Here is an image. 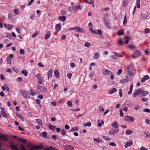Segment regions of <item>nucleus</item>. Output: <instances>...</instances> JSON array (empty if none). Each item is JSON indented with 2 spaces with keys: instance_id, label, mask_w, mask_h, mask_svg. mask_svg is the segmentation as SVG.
<instances>
[{
  "instance_id": "obj_49",
  "label": "nucleus",
  "mask_w": 150,
  "mask_h": 150,
  "mask_svg": "<svg viewBox=\"0 0 150 150\" xmlns=\"http://www.w3.org/2000/svg\"><path fill=\"white\" fill-rule=\"evenodd\" d=\"M117 43L119 45H122L123 44V42L121 40L118 39L117 41Z\"/></svg>"
},
{
  "instance_id": "obj_4",
  "label": "nucleus",
  "mask_w": 150,
  "mask_h": 150,
  "mask_svg": "<svg viewBox=\"0 0 150 150\" xmlns=\"http://www.w3.org/2000/svg\"><path fill=\"white\" fill-rule=\"evenodd\" d=\"M119 130V128H115V129H113L109 131V133L111 135H114L116 133L118 132Z\"/></svg>"
},
{
  "instance_id": "obj_55",
  "label": "nucleus",
  "mask_w": 150,
  "mask_h": 150,
  "mask_svg": "<svg viewBox=\"0 0 150 150\" xmlns=\"http://www.w3.org/2000/svg\"><path fill=\"white\" fill-rule=\"evenodd\" d=\"M6 60L8 64H11V61L10 59L8 57H7L6 58Z\"/></svg>"
},
{
  "instance_id": "obj_54",
  "label": "nucleus",
  "mask_w": 150,
  "mask_h": 150,
  "mask_svg": "<svg viewBox=\"0 0 150 150\" xmlns=\"http://www.w3.org/2000/svg\"><path fill=\"white\" fill-rule=\"evenodd\" d=\"M47 91V89L43 87L40 90V91L41 93L42 92H46Z\"/></svg>"
},
{
  "instance_id": "obj_36",
  "label": "nucleus",
  "mask_w": 150,
  "mask_h": 150,
  "mask_svg": "<svg viewBox=\"0 0 150 150\" xmlns=\"http://www.w3.org/2000/svg\"><path fill=\"white\" fill-rule=\"evenodd\" d=\"M36 121L38 122V123L40 125H42V123L41 120L40 119H36Z\"/></svg>"
},
{
  "instance_id": "obj_61",
  "label": "nucleus",
  "mask_w": 150,
  "mask_h": 150,
  "mask_svg": "<svg viewBox=\"0 0 150 150\" xmlns=\"http://www.w3.org/2000/svg\"><path fill=\"white\" fill-rule=\"evenodd\" d=\"M105 25L106 27L108 28H110L111 27L109 23H105Z\"/></svg>"
},
{
  "instance_id": "obj_11",
  "label": "nucleus",
  "mask_w": 150,
  "mask_h": 150,
  "mask_svg": "<svg viewBox=\"0 0 150 150\" xmlns=\"http://www.w3.org/2000/svg\"><path fill=\"white\" fill-rule=\"evenodd\" d=\"M53 71L51 69L47 72V76L48 79L52 78Z\"/></svg>"
},
{
  "instance_id": "obj_3",
  "label": "nucleus",
  "mask_w": 150,
  "mask_h": 150,
  "mask_svg": "<svg viewBox=\"0 0 150 150\" xmlns=\"http://www.w3.org/2000/svg\"><path fill=\"white\" fill-rule=\"evenodd\" d=\"M134 119V117L128 115L125 116L124 118V120L125 121L129 122H133Z\"/></svg>"
},
{
  "instance_id": "obj_27",
  "label": "nucleus",
  "mask_w": 150,
  "mask_h": 150,
  "mask_svg": "<svg viewBox=\"0 0 150 150\" xmlns=\"http://www.w3.org/2000/svg\"><path fill=\"white\" fill-rule=\"evenodd\" d=\"M128 2L127 0H124L122 5L124 7H126L127 5Z\"/></svg>"
},
{
  "instance_id": "obj_56",
  "label": "nucleus",
  "mask_w": 150,
  "mask_h": 150,
  "mask_svg": "<svg viewBox=\"0 0 150 150\" xmlns=\"http://www.w3.org/2000/svg\"><path fill=\"white\" fill-rule=\"evenodd\" d=\"M122 70L121 69H119L117 72V74L118 75H120L122 72Z\"/></svg>"
},
{
  "instance_id": "obj_60",
  "label": "nucleus",
  "mask_w": 150,
  "mask_h": 150,
  "mask_svg": "<svg viewBox=\"0 0 150 150\" xmlns=\"http://www.w3.org/2000/svg\"><path fill=\"white\" fill-rule=\"evenodd\" d=\"M72 76V74L71 73H68L67 74V77L69 79H71V77Z\"/></svg>"
},
{
  "instance_id": "obj_21",
  "label": "nucleus",
  "mask_w": 150,
  "mask_h": 150,
  "mask_svg": "<svg viewBox=\"0 0 150 150\" xmlns=\"http://www.w3.org/2000/svg\"><path fill=\"white\" fill-rule=\"evenodd\" d=\"M112 127L115 128H118V125L116 122H114L112 124Z\"/></svg>"
},
{
  "instance_id": "obj_52",
  "label": "nucleus",
  "mask_w": 150,
  "mask_h": 150,
  "mask_svg": "<svg viewBox=\"0 0 150 150\" xmlns=\"http://www.w3.org/2000/svg\"><path fill=\"white\" fill-rule=\"evenodd\" d=\"M99 110L100 112H103L104 111V109L102 106H100L99 107Z\"/></svg>"
},
{
  "instance_id": "obj_64",
  "label": "nucleus",
  "mask_w": 150,
  "mask_h": 150,
  "mask_svg": "<svg viewBox=\"0 0 150 150\" xmlns=\"http://www.w3.org/2000/svg\"><path fill=\"white\" fill-rule=\"evenodd\" d=\"M70 66L71 68H74L75 67V65L74 62H72L70 63Z\"/></svg>"
},
{
  "instance_id": "obj_33",
  "label": "nucleus",
  "mask_w": 150,
  "mask_h": 150,
  "mask_svg": "<svg viewBox=\"0 0 150 150\" xmlns=\"http://www.w3.org/2000/svg\"><path fill=\"white\" fill-rule=\"evenodd\" d=\"M79 130V129L77 127H75L72 128L70 130V132H73L75 131H77Z\"/></svg>"
},
{
  "instance_id": "obj_34",
  "label": "nucleus",
  "mask_w": 150,
  "mask_h": 150,
  "mask_svg": "<svg viewBox=\"0 0 150 150\" xmlns=\"http://www.w3.org/2000/svg\"><path fill=\"white\" fill-rule=\"evenodd\" d=\"M133 132V130H127L126 132V134L127 135H130Z\"/></svg>"
},
{
  "instance_id": "obj_42",
  "label": "nucleus",
  "mask_w": 150,
  "mask_h": 150,
  "mask_svg": "<svg viewBox=\"0 0 150 150\" xmlns=\"http://www.w3.org/2000/svg\"><path fill=\"white\" fill-rule=\"evenodd\" d=\"M1 114L4 117H7V114L4 111L1 110Z\"/></svg>"
},
{
  "instance_id": "obj_18",
  "label": "nucleus",
  "mask_w": 150,
  "mask_h": 150,
  "mask_svg": "<svg viewBox=\"0 0 150 150\" xmlns=\"http://www.w3.org/2000/svg\"><path fill=\"white\" fill-rule=\"evenodd\" d=\"M126 78L125 79H122L120 81V82L121 83H127L128 81L127 80V76H126Z\"/></svg>"
},
{
  "instance_id": "obj_29",
  "label": "nucleus",
  "mask_w": 150,
  "mask_h": 150,
  "mask_svg": "<svg viewBox=\"0 0 150 150\" xmlns=\"http://www.w3.org/2000/svg\"><path fill=\"white\" fill-rule=\"evenodd\" d=\"M133 89V84H132L130 86L129 90L128 92V94L129 95L131 94L132 92V91Z\"/></svg>"
},
{
  "instance_id": "obj_30",
  "label": "nucleus",
  "mask_w": 150,
  "mask_h": 150,
  "mask_svg": "<svg viewBox=\"0 0 150 150\" xmlns=\"http://www.w3.org/2000/svg\"><path fill=\"white\" fill-rule=\"evenodd\" d=\"M48 127L52 130H54L56 128L55 126L50 125H48Z\"/></svg>"
},
{
  "instance_id": "obj_5",
  "label": "nucleus",
  "mask_w": 150,
  "mask_h": 150,
  "mask_svg": "<svg viewBox=\"0 0 150 150\" xmlns=\"http://www.w3.org/2000/svg\"><path fill=\"white\" fill-rule=\"evenodd\" d=\"M36 77L38 83L40 84H42L43 81L41 75L40 74H37L36 75Z\"/></svg>"
},
{
  "instance_id": "obj_2",
  "label": "nucleus",
  "mask_w": 150,
  "mask_h": 150,
  "mask_svg": "<svg viewBox=\"0 0 150 150\" xmlns=\"http://www.w3.org/2000/svg\"><path fill=\"white\" fill-rule=\"evenodd\" d=\"M141 53L139 50L134 51L133 53L132 57L133 58L139 57L141 55Z\"/></svg>"
},
{
  "instance_id": "obj_7",
  "label": "nucleus",
  "mask_w": 150,
  "mask_h": 150,
  "mask_svg": "<svg viewBox=\"0 0 150 150\" xmlns=\"http://www.w3.org/2000/svg\"><path fill=\"white\" fill-rule=\"evenodd\" d=\"M103 74H104L110 75L113 73L107 69H105L103 70Z\"/></svg>"
},
{
  "instance_id": "obj_41",
  "label": "nucleus",
  "mask_w": 150,
  "mask_h": 150,
  "mask_svg": "<svg viewBox=\"0 0 150 150\" xmlns=\"http://www.w3.org/2000/svg\"><path fill=\"white\" fill-rule=\"evenodd\" d=\"M67 105L69 107H72V104L71 102L69 101H67Z\"/></svg>"
},
{
  "instance_id": "obj_47",
  "label": "nucleus",
  "mask_w": 150,
  "mask_h": 150,
  "mask_svg": "<svg viewBox=\"0 0 150 150\" xmlns=\"http://www.w3.org/2000/svg\"><path fill=\"white\" fill-rule=\"evenodd\" d=\"M140 107L138 105H135L134 106V109L136 110H139L140 109Z\"/></svg>"
},
{
  "instance_id": "obj_24",
  "label": "nucleus",
  "mask_w": 150,
  "mask_h": 150,
  "mask_svg": "<svg viewBox=\"0 0 150 150\" xmlns=\"http://www.w3.org/2000/svg\"><path fill=\"white\" fill-rule=\"evenodd\" d=\"M98 126L100 127H101V126L104 124L103 121V120L100 121V120H98Z\"/></svg>"
},
{
  "instance_id": "obj_51",
  "label": "nucleus",
  "mask_w": 150,
  "mask_h": 150,
  "mask_svg": "<svg viewBox=\"0 0 150 150\" xmlns=\"http://www.w3.org/2000/svg\"><path fill=\"white\" fill-rule=\"evenodd\" d=\"M144 33H150V29L149 28H146L144 30Z\"/></svg>"
},
{
  "instance_id": "obj_13",
  "label": "nucleus",
  "mask_w": 150,
  "mask_h": 150,
  "mask_svg": "<svg viewBox=\"0 0 150 150\" xmlns=\"http://www.w3.org/2000/svg\"><path fill=\"white\" fill-rule=\"evenodd\" d=\"M117 91V89L115 88H113L110 90H109L108 92V93L111 94H113Z\"/></svg>"
},
{
  "instance_id": "obj_9",
  "label": "nucleus",
  "mask_w": 150,
  "mask_h": 150,
  "mask_svg": "<svg viewBox=\"0 0 150 150\" xmlns=\"http://www.w3.org/2000/svg\"><path fill=\"white\" fill-rule=\"evenodd\" d=\"M75 30L76 32L83 33L84 31V30L79 27H75Z\"/></svg>"
},
{
  "instance_id": "obj_50",
  "label": "nucleus",
  "mask_w": 150,
  "mask_h": 150,
  "mask_svg": "<svg viewBox=\"0 0 150 150\" xmlns=\"http://www.w3.org/2000/svg\"><path fill=\"white\" fill-rule=\"evenodd\" d=\"M103 139L106 141L110 140H111V139L109 137H107L105 136H103Z\"/></svg>"
},
{
  "instance_id": "obj_62",
  "label": "nucleus",
  "mask_w": 150,
  "mask_h": 150,
  "mask_svg": "<svg viewBox=\"0 0 150 150\" xmlns=\"http://www.w3.org/2000/svg\"><path fill=\"white\" fill-rule=\"evenodd\" d=\"M42 136L45 138H47V133L46 132H43L42 133Z\"/></svg>"
},
{
  "instance_id": "obj_45",
  "label": "nucleus",
  "mask_w": 150,
  "mask_h": 150,
  "mask_svg": "<svg viewBox=\"0 0 150 150\" xmlns=\"http://www.w3.org/2000/svg\"><path fill=\"white\" fill-rule=\"evenodd\" d=\"M61 133L62 135L64 136L66 134V131L64 129H62L61 131Z\"/></svg>"
},
{
  "instance_id": "obj_63",
  "label": "nucleus",
  "mask_w": 150,
  "mask_h": 150,
  "mask_svg": "<svg viewBox=\"0 0 150 150\" xmlns=\"http://www.w3.org/2000/svg\"><path fill=\"white\" fill-rule=\"evenodd\" d=\"M13 11H14V13L16 14H16H17L18 13V11H19V10H18V9L16 8V9H14Z\"/></svg>"
},
{
  "instance_id": "obj_12",
  "label": "nucleus",
  "mask_w": 150,
  "mask_h": 150,
  "mask_svg": "<svg viewBox=\"0 0 150 150\" xmlns=\"http://www.w3.org/2000/svg\"><path fill=\"white\" fill-rule=\"evenodd\" d=\"M23 96L25 98H28L30 96L29 93L27 91H23L22 93Z\"/></svg>"
},
{
  "instance_id": "obj_58",
  "label": "nucleus",
  "mask_w": 150,
  "mask_h": 150,
  "mask_svg": "<svg viewBox=\"0 0 150 150\" xmlns=\"http://www.w3.org/2000/svg\"><path fill=\"white\" fill-rule=\"evenodd\" d=\"M143 112H147L148 113L150 112V109L148 108L144 109L143 110Z\"/></svg>"
},
{
  "instance_id": "obj_19",
  "label": "nucleus",
  "mask_w": 150,
  "mask_h": 150,
  "mask_svg": "<svg viewBox=\"0 0 150 150\" xmlns=\"http://www.w3.org/2000/svg\"><path fill=\"white\" fill-rule=\"evenodd\" d=\"M100 57V54L98 52H96L94 53L93 58L95 59H98Z\"/></svg>"
},
{
  "instance_id": "obj_43",
  "label": "nucleus",
  "mask_w": 150,
  "mask_h": 150,
  "mask_svg": "<svg viewBox=\"0 0 150 150\" xmlns=\"http://www.w3.org/2000/svg\"><path fill=\"white\" fill-rule=\"evenodd\" d=\"M93 140L94 141L97 142H103V141L100 139L99 138H98L97 139L95 138L93 139Z\"/></svg>"
},
{
  "instance_id": "obj_17",
  "label": "nucleus",
  "mask_w": 150,
  "mask_h": 150,
  "mask_svg": "<svg viewBox=\"0 0 150 150\" xmlns=\"http://www.w3.org/2000/svg\"><path fill=\"white\" fill-rule=\"evenodd\" d=\"M149 76L147 75L144 76L141 79V82H143L146 80L149 79Z\"/></svg>"
},
{
  "instance_id": "obj_37",
  "label": "nucleus",
  "mask_w": 150,
  "mask_h": 150,
  "mask_svg": "<svg viewBox=\"0 0 150 150\" xmlns=\"http://www.w3.org/2000/svg\"><path fill=\"white\" fill-rule=\"evenodd\" d=\"M16 30L18 33H21L22 30V29L20 27L17 28H16Z\"/></svg>"
},
{
  "instance_id": "obj_59",
  "label": "nucleus",
  "mask_w": 150,
  "mask_h": 150,
  "mask_svg": "<svg viewBox=\"0 0 150 150\" xmlns=\"http://www.w3.org/2000/svg\"><path fill=\"white\" fill-rule=\"evenodd\" d=\"M38 34V32L37 31H36L35 33L33 34L32 35V37L33 38H35L37 35Z\"/></svg>"
},
{
  "instance_id": "obj_32",
  "label": "nucleus",
  "mask_w": 150,
  "mask_h": 150,
  "mask_svg": "<svg viewBox=\"0 0 150 150\" xmlns=\"http://www.w3.org/2000/svg\"><path fill=\"white\" fill-rule=\"evenodd\" d=\"M140 0H137L136 4L137 7V8H139L140 7Z\"/></svg>"
},
{
  "instance_id": "obj_28",
  "label": "nucleus",
  "mask_w": 150,
  "mask_h": 150,
  "mask_svg": "<svg viewBox=\"0 0 150 150\" xmlns=\"http://www.w3.org/2000/svg\"><path fill=\"white\" fill-rule=\"evenodd\" d=\"M142 92H141V96H144L148 94V93L147 91H143L142 90Z\"/></svg>"
},
{
  "instance_id": "obj_15",
  "label": "nucleus",
  "mask_w": 150,
  "mask_h": 150,
  "mask_svg": "<svg viewBox=\"0 0 150 150\" xmlns=\"http://www.w3.org/2000/svg\"><path fill=\"white\" fill-rule=\"evenodd\" d=\"M64 148L65 150H72L73 149V147L69 145H65L64 146Z\"/></svg>"
},
{
  "instance_id": "obj_26",
  "label": "nucleus",
  "mask_w": 150,
  "mask_h": 150,
  "mask_svg": "<svg viewBox=\"0 0 150 150\" xmlns=\"http://www.w3.org/2000/svg\"><path fill=\"white\" fill-rule=\"evenodd\" d=\"M25 146L23 144H21L20 145V147L21 150H28V149L26 146V148L25 147Z\"/></svg>"
},
{
  "instance_id": "obj_14",
  "label": "nucleus",
  "mask_w": 150,
  "mask_h": 150,
  "mask_svg": "<svg viewBox=\"0 0 150 150\" xmlns=\"http://www.w3.org/2000/svg\"><path fill=\"white\" fill-rule=\"evenodd\" d=\"M132 142L131 140H129L125 143V148H127L128 146L132 145Z\"/></svg>"
},
{
  "instance_id": "obj_6",
  "label": "nucleus",
  "mask_w": 150,
  "mask_h": 150,
  "mask_svg": "<svg viewBox=\"0 0 150 150\" xmlns=\"http://www.w3.org/2000/svg\"><path fill=\"white\" fill-rule=\"evenodd\" d=\"M142 90L141 89H137L135 90V92L133 93L132 95L133 97H136L138 95H141V92Z\"/></svg>"
},
{
  "instance_id": "obj_1",
  "label": "nucleus",
  "mask_w": 150,
  "mask_h": 150,
  "mask_svg": "<svg viewBox=\"0 0 150 150\" xmlns=\"http://www.w3.org/2000/svg\"><path fill=\"white\" fill-rule=\"evenodd\" d=\"M21 140L24 142L25 146V145L28 149V150H36L39 149L43 147V146L42 145H40L38 146L33 145L30 143L27 144L26 143V140L24 139H21Z\"/></svg>"
},
{
  "instance_id": "obj_39",
  "label": "nucleus",
  "mask_w": 150,
  "mask_h": 150,
  "mask_svg": "<svg viewBox=\"0 0 150 150\" xmlns=\"http://www.w3.org/2000/svg\"><path fill=\"white\" fill-rule=\"evenodd\" d=\"M113 54L114 55L117 57H122V56L121 55H120L116 52H114Z\"/></svg>"
},
{
  "instance_id": "obj_40",
  "label": "nucleus",
  "mask_w": 150,
  "mask_h": 150,
  "mask_svg": "<svg viewBox=\"0 0 150 150\" xmlns=\"http://www.w3.org/2000/svg\"><path fill=\"white\" fill-rule=\"evenodd\" d=\"M16 115L19 117L20 120L22 121H24V119L22 117V116L21 115H19L18 113H16Z\"/></svg>"
},
{
  "instance_id": "obj_23",
  "label": "nucleus",
  "mask_w": 150,
  "mask_h": 150,
  "mask_svg": "<svg viewBox=\"0 0 150 150\" xmlns=\"http://www.w3.org/2000/svg\"><path fill=\"white\" fill-rule=\"evenodd\" d=\"M128 47L132 50H135L136 48V47L133 45H128Z\"/></svg>"
},
{
  "instance_id": "obj_20",
  "label": "nucleus",
  "mask_w": 150,
  "mask_h": 150,
  "mask_svg": "<svg viewBox=\"0 0 150 150\" xmlns=\"http://www.w3.org/2000/svg\"><path fill=\"white\" fill-rule=\"evenodd\" d=\"M51 36V33L50 31H48L46 34L45 36V40H47Z\"/></svg>"
},
{
  "instance_id": "obj_8",
  "label": "nucleus",
  "mask_w": 150,
  "mask_h": 150,
  "mask_svg": "<svg viewBox=\"0 0 150 150\" xmlns=\"http://www.w3.org/2000/svg\"><path fill=\"white\" fill-rule=\"evenodd\" d=\"M11 149L13 150H19L17 146L15 145L13 142H12L10 145Z\"/></svg>"
},
{
  "instance_id": "obj_10",
  "label": "nucleus",
  "mask_w": 150,
  "mask_h": 150,
  "mask_svg": "<svg viewBox=\"0 0 150 150\" xmlns=\"http://www.w3.org/2000/svg\"><path fill=\"white\" fill-rule=\"evenodd\" d=\"M61 25L59 23L56 25L55 27V29L57 32L59 31L61 28Z\"/></svg>"
},
{
  "instance_id": "obj_46",
  "label": "nucleus",
  "mask_w": 150,
  "mask_h": 150,
  "mask_svg": "<svg viewBox=\"0 0 150 150\" xmlns=\"http://www.w3.org/2000/svg\"><path fill=\"white\" fill-rule=\"evenodd\" d=\"M0 138L3 139L5 141H7L8 140L6 136L4 135L1 134V136Z\"/></svg>"
},
{
  "instance_id": "obj_16",
  "label": "nucleus",
  "mask_w": 150,
  "mask_h": 150,
  "mask_svg": "<svg viewBox=\"0 0 150 150\" xmlns=\"http://www.w3.org/2000/svg\"><path fill=\"white\" fill-rule=\"evenodd\" d=\"M54 74L55 76L57 78L59 77V72L58 70H55L54 71Z\"/></svg>"
},
{
  "instance_id": "obj_57",
  "label": "nucleus",
  "mask_w": 150,
  "mask_h": 150,
  "mask_svg": "<svg viewBox=\"0 0 150 150\" xmlns=\"http://www.w3.org/2000/svg\"><path fill=\"white\" fill-rule=\"evenodd\" d=\"M127 18H126V16L125 15V16L124 18V21L123 22V23L124 25L126 24L127 23Z\"/></svg>"
},
{
  "instance_id": "obj_25",
  "label": "nucleus",
  "mask_w": 150,
  "mask_h": 150,
  "mask_svg": "<svg viewBox=\"0 0 150 150\" xmlns=\"http://www.w3.org/2000/svg\"><path fill=\"white\" fill-rule=\"evenodd\" d=\"M124 34V31L123 30L121 29L119 30L118 32L117 33V34L118 35H123Z\"/></svg>"
},
{
  "instance_id": "obj_35",
  "label": "nucleus",
  "mask_w": 150,
  "mask_h": 150,
  "mask_svg": "<svg viewBox=\"0 0 150 150\" xmlns=\"http://www.w3.org/2000/svg\"><path fill=\"white\" fill-rule=\"evenodd\" d=\"M83 126L85 127H90L91 126V124L90 122H87L86 123H84Z\"/></svg>"
},
{
  "instance_id": "obj_38",
  "label": "nucleus",
  "mask_w": 150,
  "mask_h": 150,
  "mask_svg": "<svg viewBox=\"0 0 150 150\" xmlns=\"http://www.w3.org/2000/svg\"><path fill=\"white\" fill-rule=\"evenodd\" d=\"M89 30L91 32L95 34H97V31L93 30L92 28H89Z\"/></svg>"
},
{
  "instance_id": "obj_31",
  "label": "nucleus",
  "mask_w": 150,
  "mask_h": 150,
  "mask_svg": "<svg viewBox=\"0 0 150 150\" xmlns=\"http://www.w3.org/2000/svg\"><path fill=\"white\" fill-rule=\"evenodd\" d=\"M125 41L124 43L125 44H127L128 43V40L129 39V37L128 36H126L125 37Z\"/></svg>"
},
{
  "instance_id": "obj_22",
  "label": "nucleus",
  "mask_w": 150,
  "mask_h": 150,
  "mask_svg": "<svg viewBox=\"0 0 150 150\" xmlns=\"http://www.w3.org/2000/svg\"><path fill=\"white\" fill-rule=\"evenodd\" d=\"M66 18V17L64 16H59L58 19L62 22L64 21Z\"/></svg>"
},
{
  "instance_id": "obj_44",
  "label": "nucleus",
  "mask_w": 150,
  "mask_h": 150,
  "mask_svg": "<svg viewBox=\"0 0 150 150\" xmlns=\"http://www.w3.org/2000/svg\"><path fill=\"white\" fill-rule=\"evenodd\" d=\"M22 73L24 74L25 76H27L28 75V73L26 70H23L22 71Z\"/></svg>"
},
{
  "instance_id": "obj_48",
  "label": "nucleus",
  "mask_w": 150,
  "mask_h": 150,
  "mask_svg": "<svg viewBox=\"0 0 150 150\" xmlns=\"http://www.w3.org/2000/svg\"><path fill=\"white\" fill-rule=\"evenodd\" d=\"M54 150V149L53 147L50 146L48 147L47 148H44V150Z\"/></svg>"
},
{
  "instance_id": "obj_53",
  "label": "nucleus",
  "mask_w": 150,
  "mask_h": 150,
  "mask_svg": "<svg viewBox=\"0 0 150 150\" xmlns=\"http://www.w3.org/2000/svg\"><path fill=\"white\" fill-rule=\"evenodd\" d=\"M84 45L86 47L88 48V47H89L90 46V43L89 42H86L85 43V44Z\"/></svg>"
}]
</instances>
